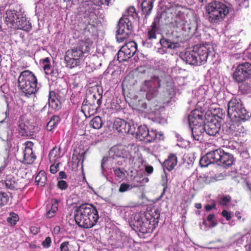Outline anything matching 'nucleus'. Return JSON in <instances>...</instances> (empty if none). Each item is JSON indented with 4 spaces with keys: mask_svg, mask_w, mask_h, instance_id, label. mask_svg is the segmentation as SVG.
I'll return each instance as SVG.
<instances>
[{
    "mask_svg": "<svg viewBox=\"0 0 251 251\" xmlns=\"http://www.w3.org/2000/svg\"><path fill=\"white\" fill-rule=\"evenodd\" d=\"M114 173L116 176L119 178L123 179L125 177L126 171L124 169H121L120 168H117L114 170Z\"/></svg>",
    "mask_w": 251,
    "mask_h": 251,
    "instance_id": "obj_48",
    "label": "nucleus"
},
{
    "mask_svg": "<svg viewBox=\"0 0 251 251\" xmlns=\"http://www.w3.org/2000/svg\"><path fill=\"white\" fill-rule=\"evenodd\" d=\"M221 214L227 221H229L232 217L231 213L225 209L222 211Z\"/></svg>",
    "mask_w": 251,
    "mask_h": 251,
    "instance_id": "obj_56",
    "label": "nucleus"
},
{
    "mask_svg": "<svg viewBox=\"0 0 251 251\" xmlns=\"http://www.w3.org/2000/svg\"><path fill=\"white\" fill-rule=\"evenodd\" d=\"M212 164L207 153L201 157L200 160V165L201 167H206L209 164Z\"/></svg>",
    "mask_w": 251,
    "mask_h": 251,
    "instance_id": "obj_47",
    "label": "nucleus"
},
{
    "mask_svg": "<svg viewBox=\"0 0 251 251\" xmlns=\"http://www.w3.org/2000/svg\"><path fill=\"white\" fill-rule=\"evenodd\" d=\"M159 30V27L157 26V23L154 21L148 29L147 40H151L156 38V33Z\"/></svg>",
    "mask_w": 251,
    "mask_h": 251,
    "instance_id": "obj_28",
    "label": "nucleus"
},
{
    "mask_svg": "<svg viewBox=\"0 0 251 251\" xmlns=\"http://www.w3.org/2000/svg\"><path fill=\"white\" fill-rule=\"evenodd\" d=\"M102 91L99 86H95L89 89L86 93V98L84 102H89L95 104H101L102 97Z\"/></svg>",
    "mask_w": 251,
    "mask_h": 251,
    "instance_id": "obj_10",
    "label": "nucleus"
},
{
    "mask_svg": "<svg viewBox=\"0 0 251 251\" xmlns=\"http://www.w3.org/2000/svg\"><path fill=\"white\" fill-rule=\"evenodd\" d=\"M113 128L119 132L122 133H128L130 130V125L125 120L117 118L113 123Z\"/></svg>",
    "mask_w": 251,
    "mask_h": 251,
    "instance_id": "obj_18",
    "label": "nucleus"
},
{
    "mask_svg": "<svg viewBox=\"0 0 251 251\" xmlns=\"http://www.w3.org/2000/svg\"><path fill=\"white\" fill-rule=\"evenodd\" d=\"M226 110L221 108V120L223 119V116H225V112ZM227 115L229 119L222 124V131L223 133L229 137L235 135L243 131V126L238 121L241 120L243 121L248 120L250 115L249 113L243 107V104L240 100L236 99H232L227 104Z\"/></svg>",
    "mask_w": 251,
    "mask_h": 251,
    "instance_id": "obj_1",
    "label": "nucleus"
},
{
    "mask_svg": "<svg viewBox=\"0 0 251 251\" xmlns=\"http://www.w3.org/2000/svg\"><path fill=\"white\" fill-rule=\"evenodd\" d=\"M160 213L158 210L154 211H147L138 213L134 217V226L141 233L147 234L151 233L157 226Z\"/></svg>",
    "mask_w": 251,
    "mask_h": 251,
    "instance_id": "obj_3",
    "label": "nucleus"
},
{
    "mask_svg": "<svg viewBox=\"0 0 251 251\" xmlns=\"http://www.w3.org/2000/svg\"><path fill=\"white\" fill-rule=\"evenodd\" d=\"M231 201V197L229 195L221 197V205L226 206Z\"/></svg>",
    "mask_w": 251,
    "mask_h": 251,
    "instance_id": "obj_50",
    "label": "nucleus"
},
{
    "mask_svg": "<svg viewBox=\"0 0 251 251\" xmlns=\"http://www.w3.org/2000/svg\"><path fill=\"white\" fill-rule=\"evenodd\" d=\"M239 89L243 94H248L250 92L251 85L249 83L245 82L239 86Z\"/></svg>",
    "mask_w": 251,
    "mask_h": 251,
    "instance_id": "obj_49",
    "label": "nucleus"
},
{
    "mask_svg": "<svg viewBox=\"0 0 251 251\" xmlns=\"http://www.w3.org/2000/svg\"><path fill=\"white\" fill-rule=\"evenodd\" d=\"M204 208L206 211H210L212 209L216 208V204L214 202L211 205L206 204L204 206Z\"/></svg>",
    "mask_w": 251,
    "mask_h": 251,
    "instance_id": "obj_59",
    "label": "nucleus"
},
{
    "mask_svg": "<svg viewBox=\"0 0 251 251\" xmlns=\"http://www.w3.org/2000/svg\"><path fill=\"white\" fill-rule=\"evenodd\" d=\"M59 177L61 179H66L67 175L64 171H61L59 173Z\"/></svg>",
    "mask_w": 251,
    "mask_h": 251,
    "instance_id": "obj_61",
    "label": "nucleus"
},
{
    "mask_svg": "<svg viewBox=\"0 0 251 251\" xmlns=\"http://www.w3.org/2000/svg\"><path fill=\"white\" fill-rule=\"evenodd\" d=\"M48 101L49 106L51 108L55 110H58L61 109V103L57 98L55 92L54 91L50 92Z\"/></svg>",
    "mask_w": 251,
    "mask_h": 251,
    "instance_id": "obj_21",
    "label": "nucleus"
},
{
    "mask_svg": "<svg viewBox=\"0 0 251 251\" xmlns=\"http://www.w3.org/2000/svg\"><path fill=\"white\" fill-rule=\"evenodd\" d=\"M68 185L64 180H59L57 183V187L61 190H66L68 188Z\"/></svg>",
    "mask_w": 251,
    "mask_h": 251,
    "instance_id": "obj_54",
    "label": "nucleus"
},
{
    "mask_svg": "<svg viewBox=\"0 0 251 251\" xmlns=\"http://www.w3.org/2000/svg\"><path fill=\"white\" fill-rule=\"evenodd\" d=\"M118 29L117 31V41L121 43L126 40L133 30L132 21L127 17H122L118 23Z\"/></svg>",
    "mask_w": 251,
    "mask_h": 251,
    "instance_id": "obj_7",
    "label": "nucleus"
},
{
    "mask_svg": "<svg viewBox=\"0 0 251 251\" xmlns=\"http://www.w3.org/2000/svg\"><path fill=\"white\" fill-rule=\"evenodd\" d=\"M30 231L33 234H36L39 232V229L36 227L32 226L30 228Z\"/></svg>",
    "mask_w": 251,
    "mask_h": 251,
    "instance_id": "obj_62",
    "label": "nucleus"
},
{
    "mask_svg": "<svg viewBox=\"0 0 251 251\" xmlns=\"http://www.w3.org/2000/svg\"><path fill=\"white\" fill-rule=\"evenodd\" d=\"M51 243V238L50 237H47L46 238L45 240L43 241L42 244L44 248H48L50 246Z\"/></svg>",
    "mask_w": 251,
    "mask_h": 251,
    "instance_id": "obj_57",
    "label": "nucleus"
},
{
    "mask_svg": "<svg viewBox=\"0 0 251 251\" xmlns=\"http://www.w3.org/2000/svg\"><path fill=\"white\" fill-rule=\"evenodd\" d=\"M209 112L211 115V118L220 120V106L216 103H212L209 108Z\"/></svg>",
    "mask_w": 251,
    "mask_h": 251,
    "instance_id": "obj_32",
    "label": "nucleus"
},
{
    "mask_svg": "<svg viewBox=\"0 0 251 251\" xmlns=\"http://www.w3.org/2000/svg\"><path fill=\"white\" fill-rule=\"evenodd\" d=\"M137 50V44L133 41H129L123 46L117 53L120 62L126 61L133 56Z\"/></svg>",
    "mask_w": 251,
    "mask_h": 251,
    "instance_id": "obj_9",
    "label": "nucleus"
},
{
    "mask_svg": "<svg viewBox=\"0 0 251 251\" xmlns=\"http://www.w3.org/2000/svg\"><path fill=\"white\" fill-rule=\"evenodd\" d=\"M37 79L35 75L29 70L21 73L18 79V87L21 96L27 98L37 91Z\"/></svg>",
    "mask_w": 251,
    "mask_h": 251,
    "instance_id": "obj_5",
    "label": "nucleus"
},
{
    "mask_svg": "<svg viewBox=\"0 0 251 251\" xmlns=\"http://www.w3.org/2000/svg\"><path fill=\"white\" fill-rule=\"evenodd\" d=\"M60 164L57 163H52L50 167V172L54 174L58 171L59 165Z\"/></svg>",
    "mask_w": 251,
    "mask_h": 251,
    "instance_id": "obj_55",
    "label": "nucleus"
},
{
    "mask_svg": "<svg viewBox=\"0 0 251 251\" xmlns=\"http://www.w3.org/2000/svg\"><path fill=\"white\" fill-rule=\"evenodd\" d=\"M207 220L210 223V227H213L217 225V223L215 221V216L214 214H209L207 217Z\"/></svg>",
    "mask_w": 251,
    "mask_h": 251,
    "instance_id": "obj_51",
    "label": "nucleus"
},
{
    "mask_svg": "<svg viewBox=\"0 0 251 251\" xmlns=\"http://www.w3.org/2000/svg\"><path fill=\"white\" fill-rule=\"evenodd\" d=\"M110 0H100L101 4L108 5Z\"/></svg>",
    "mask_w": 251,
    "mask_h": 251,
    "instance_id": "obj_64",
    "label": "nucleus"
},
{
    "mask_svg": "<svg viewBox=\"0 0 251 251\" xmlns=\"http://www.w3.org/2000/svg\"><path fill=\"white\" fill-rule=\"evenodd\" d=\"M78 48L84 54L88 53L91 49L93 48V41L90 39L85 38L80 40L77 44Z\"/></svg>",
    "mask_w": 251,
    "mask_h": 251,
    "instance_id": "obj_19",
    "label": "nucleus"
},
{
    "mask_svg": "<svg viewBox=\"0 0 251 251\" xmlns=\"http://www.w3.org/2000/svg\"><path fill=\"white\" fill-rule=\"evenodd\" d=\"M137 135L141 140H144L146 142L151 143L157 138V133L156 130H150L146 126L143 125L138 127Z\"/></svg>",
    "mask_w": 251,
    "mask_h": 251,
    "instance_id": "obj_11",
    "label": "nucleus"
},
{
    "mask_svg": "<svg viewBox=\"0 0 251 251\" xmlns=\"http://www.w3.org/2000/svg\"><path fill=\"white\" fill-rule=\"evenodd\" d=\"M160 43L162 48L166 49L173 50L179 47L177 43L172 42L170 40L162 37L160 40Z\"/></svg>",
    "mask_w": 251,
    "mask_h": 251,
    "instance_id": "obj_30",
    "label": "nucleus"
},
{
    "mask_svg": "<svg viewBox=\"0 0 251 251\" xmlns=\"http://www.w3.org/2000/svg\"><path fill=\"white\" fill-rule=\"evenodd\" d=\"M35 182L37 185L40 186H43L47 181V176L46 173L44 171H40L35 178Z\"/></svg>",
    "mask_w": 251,
    "mask_h": 251,
    "instance_id": "obj_34",
    "label": "nucleus"
},
{
    "mask_svg": "<svg viewBox=\"0 0 251 251\" xmlns=\"http://www.w3.org/2000/svg\"><path fill=\"white\" fill-rule=\"evenodd\" d=\"M90 126L94 129H99L102 126L101 119L99 116H96L93 118L90 122Z\"/></svg>",
    "mask_w": 251,
    "mask_h": 251,
    "instance_id": "obj_39",
    "label": "nucleus"
},
{
    "mask_svg": "<svg viewBox=\"0 0 251 251\" xmlns=\"http://www.w3.org/2000/svg\"><path fill=\"white\" fill-rule=\"evenodd\" d=\"M4 173H6L5 178L4 180H1L0 182L3 185H5L7 189L17 190L21 189L22 185L18 179H16L12 175L8 174L7 171Z\"/></svg>",
    "mask_w": 251,
    "mask_h": 251,
    "instance_id": "obj_12",
    "label": "nucleus"
},
{
    "mask_svg": "<svg viewBox=\"0 0 251 251\" xmlns=\"http://www.w3.org/2000/svg\"><path fill=\"white\" fill-rule=\"evenodd\" d=\"M160 80H159L158 76L154 77V79L151 80H148L145 81V84L147 85H150L152 84H153L154 85H157V86H154V88H155V89L153 90V92H151V91L148 92L147 93V98L148 99H151L154 94L156 93V90L157 88L159 87L160 86Z\"/></svg>",
    "mask_w": 251,
    "mask_h": 251,
    "instance_id": "obj_29",
    "label": "nucleus"
},
{
    "mask_svg": "<svg viewBox=\"0 0 251 251\" xmlns=\"http://www.w3.org/2000/svg\"><path fill=\"white\" fill-rule=\"evenodd\" d=\"M212 164L218 163L220 160V153L218 150H215L207 153Z\"/></svg>",
    "mask_w": 251,
    "mask_h": 251,
    "instance_id": "obj_38",
    "label": "nucleus"
},
{
    "mask_svg": "<svg viewBox=\"0 0 251 251\" xmlns=\"http://www.w3.org/2000/svg\"><path fill=\"white\" fill-rule=\"evenodd\" d=\"M155 0H144L141 3L142 13L145 17L149 16L153 8Z\"/></svg>",
    "mask_w": 251,
    "mask_h": 251,
    "instance_id": "obj_25",
    "label": "nucleus"
},
{
    "mask_svg": "<svg viewBox=\"0 0 251 251\" xmlns=\"http://www.w3.org/2000/svg\"><path fill=\"white\" fill-rule=\"evenodd\" d=\"M230 8L224 4L221 3V18H222V15L224 17L226 16L229 12Z\"/></svg>",
    "mask_w": 251,
    "mask_h": 251,
    "instance_id": "obj_53",
    "label": "nucleus"
},
{
    "mask_svg": "<svg viewBox=\"0 0 251 251\" xmlns=\"http://www.w3.org/2000/svg\"><path fill=\"white\" fill-rule=\"evenodd\" d=\"M186 21L184 20V17L176 15L174 21V24L177 27L183 29Z\"/></svg>",
    "mask_w": 251,
    "mask_h": 251,
    "instance_id": "obj_41",
    "label": "nucleus"
},
{
    "mask_svg": "<svg viewBox=\"0 0 251 251\" xmlns=\"http://www.w3.org/2000/svg\"><path fill=\"white\" fill-rule=\"evenodd\" d=\"M214 56L213 48L201 45L194 47L192 50L186 51L183 59L189 64L199 66L204 64L209 57Z\"/></svg>",
    "mask_w": 251,
    "mask_h": 251,
    "instance_id": "obj_4",
    "label": "nucleus"
},
{
    "mask_svg": "<svg viewBox=\"0 0 251 251\" xmlns=\"http://www.w3.org/2000/svg\"><path fill=\"white\" fill-rule=\"evenodd\" d=\"M234 80L238 83L248 81L251 78V64L245 62L239 64L233 75Z\"/></svg>",
    "mask_w": 251,
    "mask_h": 251,
    "instance_id": "obj_8",
    "label": "nucleus"
},
{
    "mask_svg": "<svg viewBox=\"0 0 251 251\" xmlns=\"http://www.w3.org/2000/svg\"><path fill=\"white\" fill-rule=\"evenodd\" d=\"M25 149L24 151H27L29 150L30 151H33L32 147L34 145L33 142L31 141H27L25 143Z\"/></svg>",
    "mask_w": 251,
    "mask_h": 251,
    "instance_id": "obj_58",
    "label": "nucleus"
},
{
    "mask_svg": "<svg viewBox=\"0 0 251 251\" xmlns=\"http://www.w3.org/2000/svg\"><path fill=\"white\" fill-rule=\"evenodd\" d=\"M24 160L23 162L25 164H32L36 158V156L33 153V151L29 150L27 151H24Z\"/></svg>",
    "mask_w": 251,
    "mask_h": 251,
    "instance_id": "obj_33",
    "label": "nucleus"
},
{
    "mask_svg": "<svg viewBox=\"0 0 251 251\" xmlns=\"http://www.w3.org/2000/svg\"><path fill=\"white\" fill-rule=\"evenodd\" d=\"M100 105L97 103L84 102L83 101L81 106V111L84 113L87 112L89 116L93 115L97 113Z\"/></svg>",
    "mask_w": 251,
    "mask_h": 251,
    "instance_id": "obj_22",
    "label": "nucleus"
},
{
    "mask_svg": "<svg viewBox=\"0 0 251 251\" xmlns=\"http://www.w3.org/2000/svg\"><path fill=\"white\" fill-rule=\"evenodd\" d=\"M65 60L66 62L67 66L70 68H73L77 66L79 63V60H75L73 57H69L68 55H65Z\"/></svg>",
    "mask_w": 251,
    "mask_h": 251,
    "instance_id": "obj_43",
    "label": "nucleus"
},
{
    "mask_svg": "<svg viewBox=\"0 0 251 251\" xmlns=\"http://www.w3.org/2000/svg\"><path fill=\"white\" fill-rule=\"evenodd\" d=\"M122 17H127L132 20L138 19L136 9L133 6L129 7L126 11V14Z\"/></svg>",
    "mask_w": 251,
    "mask_h": 251,
    "instance_id": "obj_37",
    "label": "nucleus"
},
{
    "mask_svg": "<svg viewBox=\"0 0 251 251\" xmlns=\"http://www.w3.org/2000/svg\"><path fill=\"white\" fill-rule=\"evenodd\" d=\"M85 158V152L80 153H74L72 156V162L73 164H76L77 167L78 166L79 163L81 162V166H83V163Z\"/></svg>",
    "mask_w": 251,
    "mask_h": 251,
    "instance_id": "obj_35",
    "label": "nucleus"
},
{
    "mask_svg": "<svg viewBox=\"0 0 251 251\" xmlns=\"http://www.w3.org/2000/svg\"><path fill=\"white\" fill-rule=\"evenodd\" d=\"M10 217L7 219V221L11 225L15 226L19 220L18 215L14 212L10 213Z\"/></svg>",
    "mask_w": 251,
    "mask_h": 251,
    "instance_id": "obj_45",
    "label": "nucleus"
},
{
    "mask_svg": "<svg viewBox=\"0 0 251 251\" xmlns=\"http://www.w3.org/2000/svg\"><path fill=\"white\" fill-rule=\"evenodd\" d=\"M145 171L148 174H151L153 171V168L152 166H146L145 167Z\"/></svg>",
    "mask_w": 251,
    "mask_h": 251,
    "instance_id": "obj_60",
    "label": "nucleus"
},
{
    "mask_svg": "<svg viewBox=\"0 0 251 251\" xmlns=\"http://www.w3.org/2000/svg\"><path fill=\"white\" fill-rule=\"evenodd\" d=\"M11 8L6 12L5 22L8 26L12 28L18 21L21 15L23 14L21 10Z\"/></svg>",
    "mask_w": 251,
    "mask_h": 251,
    "instance_id": "obj_15",
    "label": "nucleus"
},
{
    "mask_svg": "<svg viewBox=\"0 0 251 251\" xmlns=\"http://www.w3.org/2000/svg\"><path fill=\"white\" fill-rule=\"evenodd\" d=\"M9 200V196L6 193L0 192V207L6 205Z\"/></svg>",
    "mask_w": 251,
    "mask_h": 251,
    "instance_id": "obj_46",
    "label": "nucleus"
},
{
    "mask_svg": "<svg viewBox=\"0 0 251 251\" xmlns=\"http://www.w3.org/2000/svg\"><path fill=\"white\" fill-rule=\"evenodd\" d=\"M206 133L211 136H214L220 130V120L211 118L209 121L204 124Z\"/></svg>",
    "mask_w": 251,
    "mask_h": 251,
    "instance_id": "obj_16",
    "label": "nucleus"
},
{
    "mask_svg": "<svg viewBox=\"0 0 251 251\" xmlns=\"http://www.w3.org/2000/svg\"><path fill=\"white\" fill-rule=\"evenodd\" d=\"M132 188L133 187L131 186L130 184L126 183H123L120 186L119 192L121 193H124L129 190H131Z\"/></svg>",
    "mask_w": 251,
    "mask_h": 251,
    "instance_id": "obj_52",
    "label": "nucleus"
},
{
    "mask_svg": "<svg viewBox=\"0 0 251 251\" xmlns=\"http://www.w3.org/2000/svg\"><path fill=\"white\" fill-rule=\"evenodd\" d=\"M42 63L45 65V64H50V60L48 57H46L42 60Z\"/></svg>",
    "mask_w": 251,
    "mask_h": 251,
    "instance_id": "obj_63",
    "label": "nucleus"
},
{
    "mask_svg": "<svg viewBox=\"0 0 251 251\" xmlns=\"http://www.w3.org/2000/svg\"><path fill=\"white\" fill-rule=\"evenodd\" d=\"M84 53L83 52L79 50L78 46L74 47L71 50H68L66 52V55H68L69 57H73L75 60H79L80 57H81Z\"/></svg>",
    "mask_w": 251,
    "mask_h": 251,
    "instance_id": "obj_31",
    "label": "nucleus"
},
{
    "mask_svg": "<svg viewBox=\"0 0 251 251\" xmlns=\"http://www.w3.org/2000/svg\"><path fill=\"white\" fill-rule=\"evenodd\" d=\"M74 218L78 226L84 228H90L96 225L99 216L97 209L95 206L85 203L75 207Z\"/></svg>",
    "mask_w": 251,
    "mask_h": 251,
    "instance_id": "obj_2",
    "label": "nucleus"
},
{
    "mask_svg": "<svg viewBox=\"0 0 251 251\" xmlns=\"http://www.w3.org/2000/svg\"><path fill=\"white\" fill-rule=\"evenodd\" d=\"M50 161L51 163L60 164V159L61 157L60 148L54 147L49 154Z\"/></svg>",
    "mask_w": 251,
    "mask_h": 251,
    "instance_id": "obj_24",
    "label": "nucleus"
},
{
    "mask_svg": "<svg viewBox=\"0 0 251 251\" xmlns=\"http://www.w3.org/2000/svg\"><path fill=\"white\" fill-rule=\"evenodd\" d=\"M60 249L61 251H76L74 245L69 241L62 242L60 245Z\"/></svg>",
    "mask_w": 251,
    "mask_h": 251,
    "instance_id": "obj_42",
    "label": "nucleus"
},
{
    "mask_svg": "<svg viewBox=\"0 0 251 251\" xmlns=\"http://www.w3.org/2000/svg\"><path fill=\"white\" fill-rule=\"evenodd\" d=\"M23 13L12 28L18 29L29 32L31 30L32 25L31 23L27 20V18Z\"/></svg>",
    "mask_w": 251,
    "mask_h": 251,
    "instance_id": "obj_17",
    "label": "nucleus"
},
{
    "mask_svg": "<svg viewBox=\"0 0 251 251\" xmlns=\"http://www.w3.org/2000/svg\"><path fill=\"white\" fill-rule=\"evenodd\" d=\"M37 128L28 122L22 121L18 122V131L22 136H32L36 131Z\"/></svg>",
    "mask_w": 251,
    "mask_h": 251,
    "instance_id": "obj_14",
    "label": "nucleus"
},
{
    "mask_svg": "<svg viewBox=\"0 0 251 251\" xmlns=\"http://www.w3.org/2000/svg\"><path fill=\"white\" fill-rule=\"evenodd\" d=\"M85 38L93 39H95L98 35L97 26L91 24H88L84 29Z\"/></svg>",
    "mask_w": 251,
    "mask_h": 251,
    "instance_id": "obj_23",
    "label": "nucleus"
},
{
    "mask_svg": "<svg viewBox=\"0 0 251 251\" xmlns=\"http://www.w3.org/2000/svg\"><path fill=\"white\" fill-rule=\"evenodd\" d=\"M43 69L45 71V73L47 75H50L51 76H53L57 74L56 72L54 71V70H57L52 67L50 64H45L44 65Z\"/></svg>",
    "mask_w": 251,
    "mask_h": 251,
    "instance_id": "obj_44",
    "label": "nucleus"
},
{
    "mask_svg": "<svg viewBox=\"0 0 251 251\" xmlns=\"http://www.w3.org/2000/svg\"><path fill=\"white\" fill-rule=\"evenodd\" d=\"M177 164V158L175 153H170L164 161L163 167L169 171H172Z\"/></svg>",
    "mask_w": 251,
    "mask_h": 251,
    "instance_id": "obj_20",
    "label": "nucleus"
},
{
    "mask_svg": "<svg viewBox=\"0 0 251 251\" xmlns=\"http://www.w3.org/2000/svg\"><path fill=\"white\" fill-rule=\"evenodd\" d=\"M234 158L233 156L227 153H224L221 155V167L224 168H228L233 163Z\"/></svg>",
    "mask_w": 251,
    "mask_h": 251,
    "instance_id": "obj_27",
    "label": "nucleus"
},
{
    "mask_svg": "<svg viewBox=\"0 0 251 251\" xmlns=\"http://www.w3.org/2000/svg\"><path fill=\"white\" fill-rule=\"evenodd\" d=\"M244 236L240 234H236L231 238V243L232 244L236 246H241L243 244Z\"/></svg>",
    "mask_w": 251,
    "mask_h": 251,
    "instance_id": "obj_40",
    "label": "nucleus"
},
{
    "mask_svg": "<svg viewBox=\"0 0 251 251\" xmlns=\"http://www.w3.org/2000/svg\"><path fill=\"white\" fill-rule=\"evenodd\" d=\"M60 201L56 199H53L51 200V204L47 207V211L46 216L48 218L53 217L58 210V203Z\"/></svg>",
    "mask_w": 251,
    "mask_h": 251,
    "instance_id": "obj_26",
    "label": "nucleus"
},
{
    "mask_svg": "<svg viewBox=\"0 0 251 251\" xmlns=\"http://www.w3.org/2000/svg\"><path fill=\"white\" fill-rule=\"evenodd\" d=\"M60 121V119L58 116H53L47 125V129L48 131H51L57 126Z\"/></svg>",
    "mask_w": 251,
    "mask_h": 251,
    "instance_id": "obj_36",
    "label": "nucleus"
},
{
    "mask_svg": "<svg viewBox=\"0 0 251 251\" xmlns=\"http://www.w3.org/2000/svg\"><path fill=\"white\" fill-rule=\"evenodd\" d=\"M206 12L209 14V21L216 22L219 20L220 15V2L212 1L206 6Z\"/></svg>",
    "mask_w": 251,
    "mask_h": 251,
    "instance_id": "obj_13",
    "label": "nucleus"
},
{
    "mask_svg": "<svg viewBox=\"0 0 251 251\" xmlns=\"http://www.w3.org/2000/svg\"><path fill=\"white\" fill-rule=\"evenodd\" d=\"M205 120L204 113L197 109L193 110L189 115L188 121L192 126V135L194 140L199 141L202 138V134L205 131Z\"/></svg>",
    "mask_w": 251,
    "mask_h": 251,
    "instance_id": "obj_6",
    "label": "nucleus"
}]
</instances>
